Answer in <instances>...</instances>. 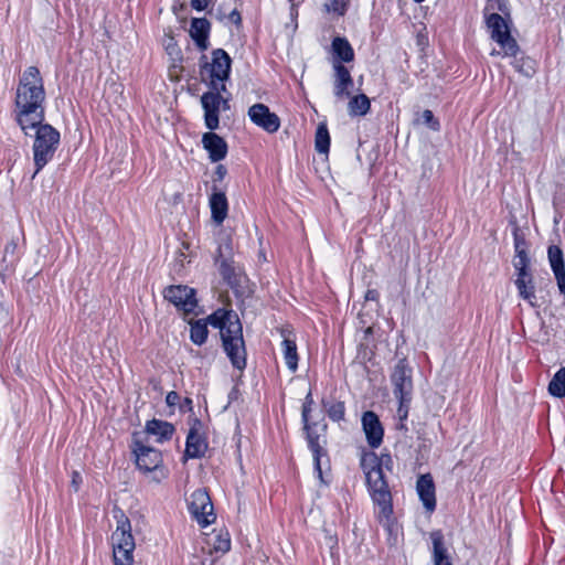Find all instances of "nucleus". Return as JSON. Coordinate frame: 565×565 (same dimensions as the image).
I'll return each mask as SVG.
<instances>
[{
    "mask_svg": "<svg viewBox=\"0 0 565 565\" xmlns=\"http://www.w3.org/2000/svg\"><path fill=\"white\" fill-rule=\"evenodd\" d=\"M45 89L40 70L36 66L26 67L17 87L14 99L15 120L24 135L45 119Z\"/></svg>",
    "mask_w": 565,
    "mask_h": 565,
    "instance_id": "nucleus-1",
    "label": "nucleus"
},
{
    "mask_svg": "<svg viewBox=\"0 0 565 565\" xmlns=\"http://www.w3.org/2000/svg\"><path fill=\"white\" fill-rule=\"evenodd\" d=\"M205 322L221 330L224 351L233 366L243 371L246 365L245 342L237 315L232 310L217 309Z\"/></svg>",
    "mask_w": 565,
    "mask_h": 565,
    "instance_id": "nucleus-2",
    "label": "nucleus"
},
{
    "mask_svg": "<svg viewBox=\"0 0 565 565\" xmlns=\"http://www.w3.org/2000/svg\"><path fill=\"white\" fill-rule=\"evenodd\" d=\"M232 60L223 49H215L209 60L206 55L200 58L201 81L213 90H226L230 79Z\"/></svg>",
    "mask_w": 565,
    "mask_h": 565,
    "instance_id": "nucleus-3",
    "label": "nucleus"
},
{
    "mask_svg": "<svg viewBox=\"0 0 565 565\" xmlns=\"http://www.w3.org/2000/svg\"><path fill=\"white\" fill-rule=\"evenodd\" d=\"M34 141L32 146L33 162L35 170L32 179L53 159L60 145L61 135L50 124L41 122L35 125Z\"/></svg>",
    "mask_w": 565,
    "mask_h": 565,
    "instance_id": "nucleus-4",
    "label": "nucleus"
},
{
    "mask_svg": "<svg viewBox=\"0 0 565 565\" xmlns=\"http://www.w3.org/2000/svg\"><path fill=\"white\" fill-rule=\"evenodd\" d=\"M486 23L490 31L491 39L501 46L504 55L515 57L519 52V45L510 34V26L507 19L497 12H491L486 17Z\"/></svg>",
    "mask_w": 565,
    "mask_h": 565,
    "instance_id": "nucleus-5",
    "label": "nucleus"
},
{
    "mask_svg": "<svg viewBox=\"0 0 565 565\" xmlns=\"http://www.w3.org/2000/svg\"><path fill=\"white\" fill-rule=\"evenodd\" d=\"M225 90L210 89L201 96V106L204 110V125L214 131L220 126V111L230 108L228 99L222 95Z\"/></svg>",
    "mask_w": 565,
    "mask_h": 565,
    "instance_id": "nucleus-6",
    "label": "nucleus"
},
{
    "mask_svg": "<svg viewBox=\"0 0 565 565\" xmlns=\"http://www.w3.org/2000/svg\"><path fill=\"white\" fill-rule=\"evenodd\" d=\"M132 454L136 458V466L139 470L148 472H160V477H153V480L159 482L164 478L162 469V455L158 449L142 445L140 441H135Z\"/></svg>",
    "mask_w": 565,
    "mask_h": 565,
    "instance_id": "nucleus-7",
    "label": "nucleus"
},
{
    "mask_svg": "<svg viewBox=\"0 0 565 565\" xmlns=\"http://www.w3.org/2000/svg\"><path fill=\"white\" fill-rule=\"evenodd\" d=\"M188 508L192 518L203 527L210 525L215 520L213 503L204 489H196L191 493Z\"/></svg>",
    "mask_w": 565,
    "mask_h": 565,
    "instance_id": "nucleus-8",
    "label": "nucleus"
},
{
    "mask_svg": "<svg viewBox=\"0 0 565 565\" xmlns=\"http://www.w3.org/2000/svg\"><path fill=\"white\" fill-rule=\"evenodd\" d=\"M366 482L369 489L372 493L373 500L382 507V513L385 516L392 512L391 507V493L388 491L387 484L384 480V475L382 467L377 469H370L367 473H365Z\"/></svg>",
    "mask_w": 565,
    "mask_h": 565,
    "instance_id": "nucleus-9",
    "label": "nucleus"
},
{
    "mask_svg": "<svg viewBox=\"0 0 565 565\" xmlns=\"http://www.w3.org/2000/svg\"><path fill=\"white\" fill-rule=\"evenodd\" d=\"M412 367L407 359L403 358L395 364L391 374V382L393 385V393L396 398H404L413 396V379Z\"/></svg>",
    "mask_w": 565,
    "mask_h": 565,
    "instance_id": "nucleus-10",
    "label": "nucleus"
},
{
    "mask_svg": "<svg viewBox=\"0 0 565 565\" xmlns=\"http://www.w3.org/2000/svg\"><path fill=\"white\" fill-rule=\"evenodd\" d=\"M163 297L166 300L173 303L178 310H181L186 315L193 313L198 306L195 290L189 286H169L163 290Z\"/></svg>",
    "mask_w": 565,
    "mask_h": 565,
    "instance_id": "nucleus-11",
    "label": "nucleus"
},
{
    "mask_svg": "<svg viewBox=\"0 0 565 565\" xmlns=\"http://www.w3.org/2000/svg\"><path fill=\"white\" fill-rule=\"evenodd\" d=\"M312 404V398H311V394L309 393L306 397V402L302 406V419H303V423H305V430L307 431V439H308V443H309V446L310 448L312 449L313 454H315V463H316V469L318 471V476L320 478V480L323 482V478H322V471H321V468H320V451H321V447L319 445V433L318 430H323L324 429V425L322 426H318L317 424L315 425H310L309 424V418H308V414L310 412V406Z\"/></svg>",
    "mask_w": 565,
    "mask_h": 565,
    "instance_id": "nucleus-12",
    "label": "nucleus"
},
{
    "mask_svg": "<svg viewBox=\"0 0 565 565\" xmlns=\"http://www.w3.org/2000/svg\"><path fill=\"white\" fill-rule=\"evenodd\" d=\"M249 120L268 134L278 131L280 127L279 117L264 104H254L249 107Z\"/></svg>",
    "mask_w": 565,
    "mask_h": 565,
    "instance_id": "nucleus-13",
    "label": "nucleus"
},
{
    "mask_svg": "<svg viewBox=\"0 0 565 565\" xmlns=\"http://www.w3.org/2000/svg\"><path fill=\"white\" fill-rule=\"evenodd\" d=\"M362 426L370 447L377 448L382 444L384 435L379 416L374 412H365L362 416Z\"/></svg>",
    "mask_w": 565,
    "mask_h": 565,
    "instance_id": "nucleus-14",
    "label": "nucleus"
},
{
    "mask_svg": "<svg viewBox=\"0 0 565 565\" xmlns=\"http://www.w3.org/2000/svg\"><path fill=\"white\" fill-rule=\"evenodd\" d=\"M120 516L117 526L111 535L113 547L135 548V540L131 534V523L129 519L119 510Z\"/></svg>",
    "mask_w": 565,
    "mask_h": 565,
    "instance_id": "nucleus-15",
    "label": "nucleus"
},
{
    "mask_svg": "<svg viewBox=\"0 0 565 565\" xmlns=\"http://www.w3.org/2000/svg\"><path fill=\"white\" fill-rule=\"evenodd\" d=\"M202 143L212 162H218L226 157L227 145L225 140L214 131L210 130L205 132L202 137Z\"/></svg>",
    "mask_w": 565,
    "mask_h": 565,
    "instance_id": "nucleus-16",
    "label": "nucleus"
},
{
    "mask_svg": "<svg viewBox=\"0 0 565 565\" xmlns=\"http://www.w3.org/2000/svg\"><path fill=\"white\" fill-rule=\"evenodd\" d=\"M207 449L205 438L199 434L195 427H191L185 441L184 460L204 457Z\"/></svg>",
    "mask_w": 565,
    "mask_h": 565,
    "instance_id": "nucleus-17",
    "label": "nucleus"
},
{
    "mask_svg": "<svg viewBox=\"0 0 565 565\" xmlns=\"http://www.w3.org/2000/svg\"><path fill=\"white\" fill-rule=\"evenodd\" d=\"M280 335L282 338V353L288 369L296 372L298 367V353L296 339L291 330L281 328Z\"/></svg>",
    "mask_w": 565,
    "mask_h": 565,
    "instance_id": "nucleus-18",
    "label": "nucleus"
},
{
    "mask_svg": "<svg viewBox=\"0 0 565 565\" xmlns=\"http://www.w3.org/2000/svg\"><path fill=\"white\" fill-rule=\"evenodd\" d=\"M334 95L343 100L350 96V88L353 86V79L349 70L340 63L334 64Z\"/></svg>",
    "mask_w": 565,
    "mask_h": 565,
    "instance_id": "nucleus-19",
    "label": "nucleus"
},
{
    "mask_svg": "<svg viewBox=\"0 0 565 565\" xmlns=\"http://www.w3.org/2000/svg\"><path fill=\"white\" fill-rule=\"evenodd\" d=\"M211 24L205 18H193L191 21L190 35L201 51L209 46V34Z\"/></svg>",
    "mask_w": 565,
    "mask_h": 565,
    "instance_id": "nucleus-20",
    "label": "nucleus"
},
{
    "mask_svg": "<svg viewBox=\"0 0 565 565\" xmlns=\"http://www.w3.org/2000/svg\"><path fill=\"white\" fill-rule=\"evenodd\" d=\"M434 565H454L441 531L430 533Z\"/></svg>",
    "mask_w": 565,
    "mask_h": 565,
    "instance_id": "nucleus-21",
    "label": "nucleus"
},
{
    "mask_svg": "<svg viewBox=\"0 0 565 565\" xmlns=\"http://www.w3.org/2000/svg\"><path fill=\"white\" fill-rule=\"evenodd\" d=\"M417 492L427 511L431 512L436 507L435 486L429 475L420 476L417 480Z\"/></svg>",
    "mask_w": 565,
    "mask_h": 565,
    "instance_id": "nucleus-22",
    "label": "nucleus"
},
{
    "mask_svg": "<svg viewBox=\"0 0 565 565\" xmlns=\"http://www.w3.org/2000/svg\"><path fill=\"white\" fill-rule=\"evenodd\" d=\"M211 216L216 225H221L227 216V199L223 192H213L210 198Z\"/></svg>",
    "mask_w": 565,
    "mask_h": 565,
    "instance_id": "nucleus-23",
    "label": "nucleus"
},
{
    "mask_svg": "<svg viewBox=\"0 0 565 565\" xmlns=\"http://www.w3.org/2000/svg\"><path fill=\"white\" fill-rule=\"evenodd\" d=\"M146 431L150 435L157 436V441L163 443L172 437L174 433V427L172 424L168 422L160 419H151L148 420L146 424Z\"/></svg>",
    "mask_w": 565,
    "mask_h": 565,
    "instance_id": "nucleus-24",
    "label": "nucleus"
},
{
    "mask_svg": "<svg viewBox=\"0 0 565 565\" xmlns=\"http://www.w3.org/2000/svg\"><path fill=\"white\" fill-rule=\"evenodd\" d=\"M515 285L519 290L520 296L527 300L532 306H534L535 291L532 275L530 271L518 273V278L515 279Z\"/></svg>",
    "mask_w": 565,
    "mask_h": 565,
    "instance_id": "nucleus-25",
    "label": "nucleus"
},
{
    "mask_svg": "<svg viewBox=\"0 0 565 565\" xmlns=\"http://www.w3.org/2000/svg\"><path fill=\"white\" fill-rule=\"evenodd\" d=\"M334 54L343 62H351L354 58V52L347 39L335 36L332 41Z\"/></svg>",
    "mask_w": 565,
    "mask_h": 565,
    "instance_id": "nucleus-26",
    "label": "nucleus"
},
{
    "mask_svg": "<svg viewBox=\"0 0 565 565\" xmlns=\"http://www.w3.org/2000/svg\"><path fill=\"white\" fill-rule=\"evenodd\" d=\"M370 99L364 94L352 97L348 105L349 114L351 116H363L370 110Z\"/></svg>",
    "mask_w": 565,
    "mask_h": 565,
    "instance_id": "nucleus-27",
    "label": "nucleus"
},
{
    "mask_svg": "<svg viewBox=\"0 0 565 565\" xmlns=\"http://www.w3.org/2000/svg\"><path fill=\"white\" fill-rule=\"evenodd\" d=\"M290 3L289 8V19L284 22V32L285 35L290 38L295 34L298 24H297V17H298V6L302 2V0H288Z\"/></svg>",
    "mask_w": 565,
    "mask_h": 565,
    "instance_id": "nucleus-28",
    "label": "nucleus"
},
{
    "mask_svg": "<svg viewBox=\"0 0 565 565\" xmlns=\"http://www.w3.org/2000/svg\"><path fill=\"white\" fill-rule=\"evenodd\" d=\"M207 324L203 320H196L191 323L190 339L196 345H202L207 339Z\"/></svg>",
    "mask_w": 565,
    "mask_h": 565,
    "instance_id": "nucleus-29",
    "label": "nucleus"
},
{
    "mask_svg": "<svg viewBox=\"0 0 565 565\" xmlns=\"http://www.w3.org/2000/svg\"><path fill=\"white\" fill-rule=\"evenodd\" d=\"M548 392L556 397L565 396V367L555 373L548 384Z\"/></svg>",
    "mask_w": 565,
    "mask_h": 565,
    "instance_id": "nucleus-30",
    "label": "nucleus"
},
{
    "mask_svg": "<svg viewBox=\"0 0 565 565\" xmlns=\"http://www.w3.org/2000/svg\"><path fill=\"white\" fill-rule=\"evenodd\" d=\"M516 54H519V52ZM513 58H514L513 66L520 74H522L526 77H531L535 73V64L532 58L523 56V55L522 56L515 55V57H513Z\"/></svg>",
    "mask_w": 565,
    "mask_h": 565,
    "instance_id": "nucleus-31",
    "label": "nucleus"
},
{
    "mask_svg": "<svg viewBox=\"0 0 565 565\" xmlns=\"http://www.w3.org/2000/svg\"><path fill=\"white\" fill-rule=\"evenodd\" d=\"M134 550L128 547H113V556L115 565H132Z\"/></svg>",
    "mask_w": 565,
    "mask_h": 565,
    "instance_id": "nucleus-32",
    "label": "nucleus"
},
{
    "mask_svg": "<svg viewBox=\"0 0 565 565\" xmlns=\"http://www.w3.org/2000/svg\"><path fill=\"white\" fill-rule=\"evenodd\" d=\"M329 146L330 137L328 129L324 124H320L316 132V149L321 153H327L329 151Z\"/></svg>",
    "mask_w": 565,
    "mask_h": 565,
    "instance_id": "nucleus-33",
    "label": "nucleus"
},
{
    "mask_svg": "<svg viewBox=\"0 0 565 565\" xmlns=\"http://www.w3.org/2000/svg\"><path fill=\"white\" fill-rule=\"evenodd\" d=\"M548 260L553 273L565 269L563 253L559 247L552 245L548 247Z\"/></svg>",
    "mask_w": 565,
    "mask_h": 565,
    "instance_id": "nucleus-34",
    "label": "nucleus"
},
{
    "mask_svg": "<svg viewBox=\"0 0 565 565\" xmlns=\"http://www.w3.org/2000/svg\"><path fill=\"white\" fill-rule=\"evenodd\" d=\"M211 540H213V543H211V545L214 552L224 554L227 551H230L231 540L228 533H218Z\"/></svg>",
    "mask_w": 565,
    "mask_h": 565,
    "instance_id": "nucleus-35",
    "label": "nucleus"
},
{
    "mask_svg": "<svg viewBox=\"0 0 565 565\" xmlns=\"http://www.w3.org/2000/svg\"><path fill=\"white\" fill-rule=\"evenodd\" d=\"M398 402H399V405H398V408H397V418H398V424H397V429L399 430H406V425H405V420L407 419L408 417V412H409V405H411V402H412V397H408L407 401L404 398H397Z\"/></svg>",
    "mask_w": 565,
    "mask_h": 565,
    "instance_id": "nucleus-36",
    "label": "nucleus"
},
{
    "mask_svg": "<svg viewBox=\"0 0 565 565\" xmlns=\"http://www.w3.org/2000/svg\"><path fill=\"white\" fill-rule=\"evenodd\" d=\"M361 467H362L364 473H367V470L370 471V469L375 470V469L380 468L381 463L379 461L377 456L374 452L369 451V452L362 454Z\"/></svg>",
    "mask_w": 565,
    "mask_h": 565,
    "instance_id": "nucleus-37",
    "label": "nucleus"
},
{
    "mask_svg": "<svg viewBox=\"0 0 565 565\" xmlns=\"http://www.w3.org/2000/svg\"><path fill=\"white\" fill-rule=\"evenodd\" d=\"M491 12H502L505 17H509L507 0H488L484 8L486 17H488Z\"/></svg>",
    "mask_w": 565,
    "mask_h": 565,
    "instance_id": "nucleus-38",
    "label": "nucleus"
},
{
    "mask_svg": "<svg viewBox=\"0 0 565 565\" xmlns=\"http://www.w3.org/2000/svg\"><path fill=\"white\" fill-rule=\"evenodd\" d=\"M218 19L222 21H225V23H227V24H234L236 26H242V15L236 8L231 10L228 13L220 12Z\"/></svg>",
    "mask_w": 565,
    "mask_h": 565,
    "instance_id": "nucleus-39",
    "label": "nucleus"
},
{
    "mask_svg": "<svg viewBox=\"0 0 565 565\" xmlns=\"http://www.w3.org/2000/svg\"><path fill=\"white\" fill-rule=\"evenodd\" d=\"M347 0H330V2L324 4V8L328 12H333L338 15H343L347 11Z\"/></svg>",
    "mask_w": 565,
    "mask_h": 565,
    "instance_id": "nucleus-40",
    "label": "nucleus"
},
{
    "mask_svg": "<svg viewBox=\"0 0 565 565\" xmlns=\"http://www.w3.org/2000/svg\"><path fill=\"white\" fill-rule=\"evenodd\" d=\"M529 264L530 259L527 257L526 252L516 253L514 259V267L518 270V273L529 271Z\"/></svg>",
    "mask_w": 565,
    "mask_h": 565,
    "instance_id": "nucleus-41",
    "label": "nucleus"
},
{
    "mask_svg": "<svg viewBox=\"0 0 565 565\" xmlns=\"http://www.w3.org/2000/svg\"><path fill=\"white\" fill-rule=\"evenodd\" d=\"M328 415L333 420H341L344 417V404L337 402L328 408Z\"/></svg>",
    "mask_w": 565,
    "mask_h": 565,
    "instance_id": "nucleus-42",
    "label": "nucleus"
},
{
    "mask_svg": "<svg viewBox=\"0 0 565 565\" xmlns=\"http://www.w3.org/2000/svg\"><path fill=\"white\" fill-rule=\"evenodd\" d=\"M422 118H423L424 124L427 125L429 127V129H431L433 131L439 130L440 124H439L438 119H436L434 117V114L431 110H429V109L424 110L422 114Z\"/></svg>",
    "mask_w": 565,
    "mask_h": 565,
    "instance_id": "nucleus-43",
    "label": "nucleus"
},
{
    "mask_svg": "<svg viewBox=\"0 0 565 565\" xmlns=\"http://www.w3.org/2000/svg\"><path fill=\"white\" fill-rule=\"evenodd\" d=\"M238 399H241V402H243L242 394L237 390V387H233L232 391L228 393V402H227L226 406L224 407V409L226 411V409L234 408V405H235V403L238 402Z\"/></svg>",
    "mask_w": 565,
    "mask_h": 565,
    "instance_id": "nucleus-44",
    "label": "nucleus"
},
{
    "mask_svg": "<svg viewBox=\"0 0 565 565\" xmlns=\"http://www.w3.org/2000/svg\"><path fill=\"white\" fill-rule=\"evenodd\" d=\"M559 291L565 296V269L554 273Z\"/></svg>",
    "mask_w": 565,
    "mask_h": 565,
    "instance_id": "nucleus-45",
    "label": "nucleus"
},
{
    "mask_svg": "<svg viewBox=\"0 0 565 565\" xmlns=\"http://www.w3.org/2000/svg\"><path fill=\"white\" fill-rule=\"evenodd\" d=\"M267 250L263 244V238L260 237L259 238V250L257 253V262L259 264H264V263H267Z\"/></svg>",
    "mask_w": 565,
    "mask_h": 565,
    "instance_id": "nucleus-46",
    "label": "nucleus"
},
{
    "mask_svg": "<svg viewBox=\"0 0 565 565\" xmlns=\"http://www.w3.org/2000/svg\"><path fill=\"white\" fill-rule=\"evenodd\" d=\"M179 399H180V395L174 391L169 392L166 396V403L170 407L175 406L178 404Z\"/></svg>",
    "mask_w": 565,
    "mask_h": 565,
    "instance_id": "nucleus-47",
    "label": "nucleus"
},
{
    "mask_svg": "<svg viewBox=\"0 0 565 565\" xmlns=\"http://www.w3.org/2000/svg\"><path fill=\"white\" fill-rule=\"evenodd\" d=\"M210 0H191V6L196 11H203L207 8Z\"/></svg>",
    "mask_w": 565,
    "mask_h": 565,
    "instance_id": "nucleus-48",
    "label": "nucleus"
},
{
    "mask_svg": "<svg viewBox=\"0 0 565 565\" xmlns=\"http://www.w3.org/2000/svg\"><path fill=\"white\" fill-rule=\"evenodd\" d=\"M514 241H515V252L516 253H520V252H526L525 248H524V245H525V242L522 237H520L518 235V233L515 232L514 233Z\"/></svg>",
    "mask_w": 565,
    "mask_h": 565,
    "instance_id": "nucleus-49",
    "label": "nucleus"
},
{
    "mask_svg": "<svg viewBox=\"0 0 565 565\" xmlns=\"http://www.w3.org/2000/svg\"><path fill=\"white\" fill-rule=\"evenodd\" d=\"M226 175V169L224 166L218 164L215 169V181H222Z\"/></svg>",
    "mask_w": 565,
    "mask_h": 565,
    "instance_id": "nucleus-50",
    "label": "nucleus"
},
{
    "mask_svg": "<svg viewBox=\"0 0 565 565\" xmlns=\"http://www.w3.org/2000/svg\"><path fill=\"white\" fill-rule=\"evenodd\" d=\"M376 296H377V294L375 290H367V292L365 295V299L366 300H375Z\"/></svg>",
    "mask_w": 565,
    "mask_h": 565,
    "instance_id": "nucleus-51",
    "label": "nucleus"
},
{
    "mask_svg": "<svg viewBox=\"0 0 565 565\" xmlns=\"http://www.w3.org/2000/svg\"><path fill=\"white\" fill-rule=\"evenodd\" d=\"M364 333H365V335H366V337H367V335H370V334H372V333H373V327H367V328L365 329Z\"/></svg>",
    "mask_w": 565,
    "mask_h": 565,
    "instance_id": "nucleus-52",
    "label": "nucleus"
},
{
    "mask_svg": "<svg viewBox=\"0 0 565 565\" xmlns=\"http://www.w3.org/2000/svg\"><path fill=\"white\" fill-rule=\"evenodd\" d=\"M192 401L190 398H185V405H191Z\"/></svg>",
    "mask_w": 565,
    "mask_h": 565,
    "instance_id": "nucleus-53",
    "label": "nucleus"
},
{
    "mask_svg": "<svg viewBox=\"0 0 565 565\" xmlns=\"http://www.w3.org/2000/svg\"><path fill=\"white\" fill-rule=\"evenodd\" d=\"M236 429L239 430V420L238 417H236Z\"/></svg>",
    "mask_w": 565,
    "mask_h": 565,
    "instance_id": "nucleus-54",
    "label": "nucleus"
},
{
    "mask_svg": "<svg viewBox=\"0 0 565 565\" xmlns=\"http://www.w3.org/2000/svg\"><path fill=\"white\" fill-rule=\"evenodd\" d=\"M77 476H78V473H76V472H75V473H74V479H73V483H74V484H76V483H77V480H75V477H77Z\"/></svg>",
    "mask_w": 565,
    "mask_h": 565,
    "instance_id": "nucleus-55",
    "label": "nucleus"
},
{
    "mask_svg": "<svg viewBox=\"0 0 565 565\" xmlns=\"http://www.w3.org/2000/svg\"><path fill=\"white\" fill-rule=\"evenodd\" d=\"M499 53H500V52L492 51V52H491V55H497V54H499Z\"/></svg>",
    "mask_w": 565,
    "mask_h": 565,
    "instance_id": "nucleus-56",
    "label": "nucleus"
},
{
    "mask_svg": "<svg viewBox=\"0 0 565 565\" xmlns=\"http://www.w3.org/2000/svg\"><path fill=\"white\" fill-rule=\"evenodd\" d=\"M416 3H420L423 2L424 0H414Z\"/></svg>",
    "mask_w": 565,
    "mask_h": 565,
    "instance_id": "nucleus-57",
    "label": "nucleus"
}]
</instances>
